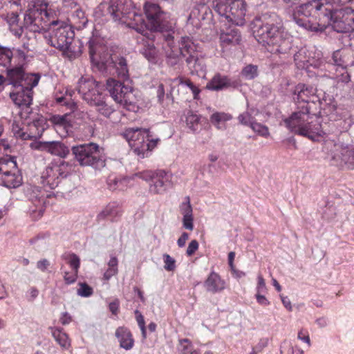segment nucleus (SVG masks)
Here are the masks:
<instances>
[{
  "label": "nucleus",
  "instance_id": "f257e3e1",
  "mask_svg": "<svg viewBox=\"0 0 354 354\" xmlns=\"http://www.w3.org/2000/svg\"><path fill=\"white\" fill-rule=\"evenodd\" d=\"M291 17L298 26L310 31L322 32L328 26L337 32L354 31V10L351 8L332 11L330 5L321 0L301 4L292 10Z\"/></svg>",
  "mask_w": 354,
  "mask_h": 354
},
{
  "label": "nucleus",
  "instance_id": "f03ea898",
  "mask_svg": "<svg viewBox=\"0 0 354 354\" xmlns=\"http://www.w3.org/2000/svg\"><path fill=\"white\" fill-rule=\"evenodd\" d=\"M24 22L34 32L50 31L48 43L69 56L75 33L71 26L57 19L56 12L48 3L37 0L26 13Z\"/></svg>",
  "mask_w": 354,
  "mask_h": 354
},
{
  "label": "nucleus",
  "instance_id": "7ed1b4c3",
  "mask_svg": "<svg viewBox=\"0 0 354 354\" xmlns=\"http://www.w3.org/2000/svg\"><path fill=\"white\" fill-rule=\"evenodd\" d=\"M313 86L299 83L292 91L293 99L301 110L292 113L283 122L295 134L304 136L313 142L321 141L325 136L319 122L313 120L310 114L311 104L319 103V98Z\"/></svg>",
  "mask_w": 354,
  "mask_h": 354
},
{
  "label": "nucleus",
  "instance_id": "20e7f679",
  "mask_svg": "<svg viewBox=\"0 0 354 354\" xmlns=\"http://www.w3.org/2000/svg\"><path fill=\"white\" fill-rule=\"evenodd\" d=\"M252 30L257 41L271 53H286L291 48V36L285 30L277 14H266L256 18Z\"/></svg>",
  "mask_w": 354,
  "mask_h": 354
},
{
  "label": "nucleus",
  "instance_id": "39448f33",
  "mask_svg": "<svg viewBox=\"0 0 354 354\" xmlns=\"http://www.w3.org/2000/svg\"><path fill=\"white\" fill-rule=\"evenodd\" d=\"M89 55L93 66L102 72L116 73L118 77L124 80L129 77L126 59L122 57L111 56L106 51V47L97 39L88 42Z\"/></svg>",
  "mask_w": 354,
  "mask_h": 354
},
{
  "label": "nucleus",
  "instance_id": "423d86ee",
  "mask_svg": "<svg viewBox=\"0 0 354 354\" xmlns=\"http://www.w3.org/2000/svg\"><path fill=\"white\" fill-rule=\"evenodd\" d=\"M167 45L170 50L166 52L168 58H178L180 56L185 57L187 66L192 72H198L202 69L199 63L196 47L189 37H182L178 41V47L174 45V37L170 34L164 35Z\"/></svg>",
  "mask_w": 354,
  "mask_h": 354
},
{
  "label": "nucleus",
  "instance_id": "0eeeda50",
  "mask_svg": "<svg viewBox=\"0 0 354 354\" xmlns=\"http://www.w3.org/2000/svg\"><path fill=\"white\" fill-rule=\"evenodd\" d=\"M99 86L98 82L93 78L82 77L78 81L77 90L84 100L90 105L96 106V110L100 114L109 118L114 110L104 101Z\"/></svg>",
  "mask_w": 354,
  "mask_h": 354
},
{
  "label": "nucleus",
  "instance_id": "6e6552de",
  "mask_svg": "<svg viewBox=\"0 0 354 354\" xmlns=\"http://www.w3.org/2000/svg\"><path fill=\"white\" fill-rule=\"evenodd\" d=\"M124 137L134 153L140 158L149 157L160 141L159 138H151L148 129L140 128L127 129L124 132Z\"/></svg>",
  "mask_w": 354,
  "mask_h": 354
},
{
  "label": "nucleus",
  "instance_id": "1a4fd4ad",
  "mask_svg": "<svg viewBox=\"0 0 354 354\" xmlns=\"http://www.w3.org/2000/svg\"><path fill=\"white\" fill-rule=\"evenodd\" d=\"M216 12L236 26L245 25L247 4L244 0H211Z\"/></svg>",
  "mask_w": 354,
  "mask_h": 354
},
{
  "label": "nucleus",
  "instance_id": "9d476101",
  "mask_svg": "<svg viewBox=\"0 0 354 354\" xmlns=\"http://www.w3.org/2000/svg\"><path fill=\"white\" fill-rule=\"evenodd\" d=\"M75 159L81 166H92L95 168L104 167L103 149L94 142L73 146L71 149Z\"/></svg>",
  "mask_w": 354,
  "mask_h": 354
},
{
  "label": "nucleus",
  "instance_id": "9b49d317",
  "mask_svg": "<svg viewBox=\"0 0 354 354\" xmlns=\"http://www.w3.org/2000/svg\"><path fill=\"white\" fill-rule=\"evenodd\" d=\"M70 167V165L62 159L53 160L42 172L43 186L51 189H55L59 183L60 179L67 176Z\"/></svg>",
  "mask_w": 354,
  "mask_h": 354
},
{
  "label": "nucleus",
  "instance_id": "f8f14e48",
  "mask_svg": "<svg viewBox=\"0 0 354 354\" xmlns=\"http://www.w3.org/2000/svg\"><path fill=\"white\" fill-rule=\"evenodd\" d=\"M106 89L115 102L129 111L135 109L134 95L130 86L114 78H109L106 81Z\"/></svg>",
  "mask_w": 354,
  "mask_h": 354
},
{
  "label": "nucleus",
  "instance_id": "ddd939ff",
  "mask_svg": "<svg viewBox=\"0 0 354 354\" xmlns=\"http://www.w3.org/2000/svg\"><path fill=\"white\" fill-rule=\"evenodd\" d=\"M133 8L131 0H110L109 3H103L99 6V9L106 10L113 20L122 23L127 22V17H130Z\"/></svg>",
  "mask_w": 354,
  "mask_h": 354
},
{
  "label": "nucleus",
  "instance_id": "4468645a",
  "mask_svg": "<svg viewBox=\"0 0 354 354\" xmlns=\"http://www.w3.org/2000/svg\"><path fill=\"white\" fill-rule=\"evenodd\" d=\"M139 176L146 181H151L149 192L153 194L164 193L171 181V175L164 170L145 171Z\"/></svg>",
  "mask_w": 354,
  "mask_h": 354
},
{
  "label": "nucleus",
  "instance_id": "2eb2a0df",
  "mask_svg": "<svg viewBox=\"0 0 354 354\" xmlns=\"http://www.w3.org/2000/svg\"><path fill=\"white\" fill-rule=\"evenodd\" d=\"M39 77L32 74L26 73L23 66H16L7 69L6 80L9 84L15 88L30 86L35 87L39 82Z\"/></svg>",
  "mask_w": 354,
  "mask_h": 354
},
{
  "label": "nucleus",
  "instance_id": "dca6fc26",
  "mask_svg": "<svg viewBox=\"0 0 354 354\" xmlns=\"http://www.w3.org/2000/svg\"><path fill=\"white\" fill-rule=\"evenodd\" d=\"M50 196L44 190L38 187H33L28 194L29 201L32 204L29 209L32 218L36 220L42 216L46 205V199Z\"/></svg>",
  "mask_w": 354,
  "mask_h": 354
},
{
  "label": "nucleus",
  "instance_id": "f3484780",
  "mask_svg": "<svg viewBox=\"0 0 354 354\" xmlns=\"http://www.w3.org/2000/svg\"><path fill=\"white\" fill-rule=\"evenodd\" d=\"M145 12L150 30L158 32L165 30L164 13L158 4L147 2L145 5Z\"/></svg>",
  "mask_w": 354,
  "mask_h": 354
},
{
  "label": "nucleus",
  "instance_id": "a211bd4d",
  "mask_svg": "<svg viewBox=\"0 0 354 354\" xmlns=\"http://www.w3.org/2000/svg\"><path fill=\"white\" fill-rule=\"evenodd\" d=\"M156 37L153 32H147V35L138 39L142 44L141 53L151 62H156L158 56V50L154 46Z\"/></svg>",
  "mask_w": 354,
  "mask_h": 354
},
{
  "label": "nucleus",
  "instance_id": "6ab92c4d",
  "mask_svg": "<svg viewBox=\"0 0 354 354\" xmlns=\"http://www.w3.org/2000/svg\"><path fill=\"white\" fill-rule=\"evenodd\" d=\"M122 205L115 201L110 202L106 205L96 216V221L100 223L104 220H109L111 222H118L123 214Z\"/></svg>",
  "mask_w": 354,
  "mask_h": 354
},
{
  "label": "nucleus",
  "instance_id": "aec40b11",
  "mask_svg": "<svg viewBox=\"0 0 354 354\" xmlns=\"http://www.w3.org/2000/svg\"><path fill=\"white\" fill-rule=\"evenodd\" d=\"M332 164L342 169L354 170V147L342 148L332 158Z\"/></svg>",
  "mask_w": 354,
  "mask_h": 354
},
{
  "label": "nucleus",
  "instance_id": "412c9836",
  "mask_svg": "<svg viewBox=\"0 0 354 354\" xmlns=\"http://www.w3.org/2000/svg\"><path fill=\"white\" fill-rule=\"evenodd\" d=\"M50 122L53 124L56 131L63 137L68 135L73 126V115L72 113L54 115L50 117Z\"/></svg>",
  "mask_w": 354,
  "mask_h": 354
},
{
  "label": "nucleus",
  "instance_id": "4be33fe9",
  "mask_svg": "<svg viewBox=\"0 0 354 354\" xmlns=\"http://www.w3.org/2000/svg\"><path fill=\"white\" fill-rule=\"evenodd\" d=\"M219 39L220 46L224 51L239 44L241 41V35L237 29L229 28L225 30H221Z\"/></svg>",
  "mask_w": 354,
  "mask_h": 354
},
{
  "label": "nucleus",
  "instance_id": "5701e85b",
  "mask_svg": "<svg viewBox=\"0 0 354 354\" xmlns=\"http://www.w3.org/2000/svg\"><path fill=\"white\" fill-rule=\"evenodd\" d=\"M207 292L215 294L221 292L226 288V281L217 272L212 271L204 281Z\"/></svg>",
  "mask_w": 354,
  "mask_h": 354
},
{
  "label": "nucleus",
  "instance_id": "b1692460",
  "mask_svg": "<svg viewBox=\"0 0 354 354\" xmlns=\"http://www.w3.org/2000/svg\"><path fill=\"white\" fill-rule=\"evenodd\" d=\"M74 93L73 90L63 87L62 89L59 88V91H56L55 95V101L66 106L71 111L69 113H72V115L77 109V103L72 99Z\"/></svg>",
  "mask_w": 354,
  "mask_h": 354
},
{
  "label": "nucleus",
  "instance_id": "393cba45",
  "mask_svg": "<svg viewBox=\"0 0 354 354\" xmlns=\"http://www.w3.org/2000/svg\"><path fill=\"white\" fill-rule=\"evenodd\" d=\"M21 90L17 92H12L10 97L13 102L18 106H29L32 101V88L30 86L20 87Z\"/></svg>",
  "mask_w": 354,
  "mask_h": 354
},
{
  "label": "nucleus",
  "instance_id": "a878e982",
  "mask_svg": "<svg viewBox=\"0 0 354 354\" xmlns=\"http://www.w3.org/2000/svg\"><path fill=\"white\" fill-rule=\"evenodd\" d=\"M126 23L128 24L130 28L140 33L141 36H143L145 34L147 35V32H153V30L149 28L148 24H146L141 14H137L131 11L130 17H127Z\"/></svg>",
  "mask_w": 354,
  "mask_h": 354
},
{
  "label": "nucleus",
  "instance_id": "bb28decb",
  "mask_svg": "<svg viewBox=\"0 0 354 354\" xmlns=\"http://www.w3.org/2000/svg\"><path fill=\"white\" fill-rule=\"evenodd\" d=\"M41 146L43 150L61 158H66L70 153L69 149L61 142H45Z\"/></svg>",
  "mask_w": 354,
  "mask_h": 354
},
{
  "label": "nucleus",
  "instance_id": "cd10ccee",
  "mask_svg": "<svg viewBox=\"0 0 354 354\" xmlns=\"http://www.w3.org/2000/svg\"><path fill=\"white\" fill-rule=\"evenodd\" d=\"M0 180L3 186L9 188H15L21 185L22 176L18 167H16V171L12 170L9 173L0 176Z\"/></svg>",
  "mask_w": 354,
  "mask_h": 354
},
{
  "label": "nucleus",
  "instance_id": "c85d7f7f",
  "mask_svg": "<svg viewBox=\"0 0 354 354\" xmlns=\"http://www.w3.org/2000/svg\"><path fill=\"white\" fill-rule=\"evenodd\" d=\"M115 336L120 342V345L125 350H130L134 345L131 333L124 327H119L115 331Z\"/></svg>",
  "mask_w": 354,
  "mask_h": 354
},
{
  "label": "nucleus",
  "instance_id": "c756f323",
  "mask_svg": "<svg viewBox=\"0 0 354 354\" xmlns=\"http://www.w3.org/2000/svg\"><path fill=\"white\" fill-rule=\"evenodd\" d=\"M230 80L225 75L216 74L206 85V88L211 91H220L230 86Z\"/></svg>",
  "mask_w": 354,
  "mask_h": 354
},
{
  "label": "nucleus",
  "instance_id": "7c9ffc66",
  "mask_svg": "<svg viewBox=\"0 0 354 354\" xmlns=\"http://www.w3.org/2000/svg\"><path fill=\"white\" fill-rule=\"evenodd\" d=\"M28 127H29L30 131L26 132L24 131V127H21L18 123L14 122L12 124V131L16 137L20 138L22 140H25L32 139V138H35V137H37V136L39 135V133H37L36 134L35 133H34L32 131V129L33 128L37 127L36 122H34L32 124H30L28 125Z\"/></svg>",
  "mask_w": 354,
  "mask_h": 354
},
{
  "label": "nucleus",
  "instance_id": "2f4dec72",
  "mask_svg": "<svg viewBox=\"0 0 354 354\" xmlns=\"http://www.w3.org/2000/svg\"><path fill=\"white\" fill-rule=\"evenodd\" d=\"M71 25L77 29L85 27L88 22L85 12L80 8H77L68 19Z\"/></svg>",
  "mask_w": 354,
  "mask_h": 354
},
{
  "label": "nucleus",
  "instance_id": "473e14b6",
  "mask_svg": "<svg viewBox=\"0 0 354 354\" xmlns=\"http://www.w3.org/2000/svg\"><path fill=\"white\" fill-rule=\"evenodd\" d=\"M17 167L15 157L6 156L0 158V176L9 173L10 171H16Z\"/></svg>",
  "mask_w": 354,
  "mask_h": 354
},
{
  "label": "nucleus",
  "instance_id": "72a5a7b5",
  "mask_svg": "<svg viewBox=\"0 0 354 354\" xmlns=\"http://www.w3.org/2000/svg\"><path fill=\"white\" fill-rule=\"evenodd\" d=\"M52 335L55 341L64 349H68L71 346V342L68 335L62 329L59 328H52Z\"/></svg>",
  "mask_w": 354,
  "mask_h": 354
},
{
  "label": "nucleus",
  "instance_id": "f704fd0d",
  "mask_svg": "<svg viewBox=\"0 0 354 354\" xmlns=\"http://www.w3.org/2000/svg\"><path fill=\"white\" fill-rule=\"evenodd\" d=\"M185 116L187 126L193 131H196L200 122L201 116L190 109L185 111Z\"/></svg>",
  "mask_w": 354,
  "mask_h": 354
},
{
  "label": "nucleus",
  "instance_id": "c9c22d12",
  "mask_svg": "<svg viewBox=\"0 0 354 354\" xmlns=\"http://www.w3.org/2000/svg\"><path fill=\"white\" fill-rule=\"evenodd\" d=\"M232 118V116L229 113L224 112H216L210 116V122L217 129H221L222 127L221 124L230 120Z\"/></svg>",
  "mask_w": 354,
  "mask_h": 354
},
{
  "label": "nucleus",
  "instance_id": "e433bc0d",
  "mask_svg": "<svg viewBox=\"0 0 354 354\" xmlns=\"http://www.w3.org/2000/svg\"><path fill=\"white\" fill-rule=\"evenodd\" d=\"M118 259L115 257H112L108 263V268L104 273V279L109 280L113 276L118 274Z\"/></svg>",
  "mask_w": 354,
  "mask_h": 354
},
{
  "label": "nucleus",
  "instance_id": "4c0bfd02",
  "mask_svg": "<svg viewBox=\"0 0 354 354\" xmlns=\"http://www.w3.org/2000/svg\"><path fill=\"white\" fill-rule=\"evenodd\" d=\"M333 78L337 84L348 83L351 80V76L345 67L336 68Z\"/></svg>",
  "mask_w": 354,
  "mask_h": 354
},
{
  "label": "nucleus",
  "instance_id": "58836bf2",
  "mask_svg": "<svg viewBox=\"0 0 354 354\" xmlns=\"http://www.w3.org/2000/svg\"><path fill=\"white\" fill-rule=\"evenodd\" d=\"M19 16L16 14H12V17L10 18V30L14 35L17 37H20L23 33V28L18 25Z\"/></svg>",
  "mask_w": 354,
  "mask_h": 354
},
{
  "label": "nucleus",
  "instance_id": "ea45409f",
  "mask_svg": "<svg viewBox=\"0 0 354 354\" xmlns=\"http://www.w3.org/2000/svg\"><path fill=\"white\" fill-rule=\"evenodd\" d=\"M346 58V55L343 52L339 50L334 52L333 55V59L334 61L335 68L340 67H345L346 68L348 64Z\"/></svg>",
  "mask_w": 354,
  "mask_h": 354
},
{
  "label": "nucleus",
  "instance_id": "a19ab883",
  "mask_svg": "<svg viewBox=\"0 0 354 354\" xmlns=\"http://www.w3.org/2000/svg\"><path fill=\"white\" fill-rule=\"evenodd\" d=\"M251 129L257 135L266 138H268L270 135L268 127L264 124L257 122V121L252 124Z\"/></svg>",
  "mask_w": 354,
  "mask_h": 354
},
{
  "label": "nucleus",
  "instance_id": "79ce46f5",
  "mask_svg": "<svg viewBox=\"0 0 354 354\" xmlns=\"http://www.w3.org/2000/svg\"><path fill=\"white\" fill-rule=\"evenodd\" d=\"M12 53L10 50L0 47V66H6L11 62Z\"/></svg>",
  "mask_w": 354,
  "mask_h": 354
},
{
  "label": "nucleus",
  "instance_id": "37998d69",
  "mask_svg": "<svg viewBox=\"0 0 354 354\" xmlns=\"http://www.w3.org/2000/svg\"><path fill=\"white\" fill-rule=\"evenodd\" d=\"M238 120L240 124L250 127H252V124L256 122L255 118L248 111L243 112L240 114L238 117Z\"/></svg>",
  "mask_w": 354,
  "mask_h": 354
},
{
  "label": "nucleus",
  "instance_id": "c03bdc74",
  "mask_svg": "<svg viewBox=\"0 0 354 354\" xmlns=\"http://www.w3.org/2000/svg\"><path fill=\"white\" fill-rule=\"evenodd\" d=\"M157 97L158 102L163 106H168V103L165 102V99L170 100V96L169 94H167L165 96V91L164 85L162 84H160L157 88Z\"/></svg>",
  "mask_w": 354,
  "mask_h": 354
},
{
  "label": "nucleus",
  "instance_id": "a18cd8bd",
  "mask_svg": "<svg viewBox=\"0 0 354 354\" xmlns=\"http://www.w3.org/2000/svg\"><path fill=\"white\" fill-rule=\"evenodd\" d=\"M66 259L67 260V263L71 268L72 271H77V272H78L80 266V258L75 254L72 253L68 254Z\"/></svg>",
  "mask_w": 354,
  "mask_h": 354
},
{
  "label": "nucleus",
  "instance_id": "49530a36",
  "mask_svg": "<svg viewBox=\"0 0 354 354\" xmlns=\"http://www.w3.org/2000/svg\"><path fill=\"white\" fill-rule=\"evenodd\" d=\"M180 211L183 216L193 215V209L190 203L189 196L185 198V202L180 205Z\"/></svg>",
  "mask_w": 354,
  "mask_h": 354
},
{
  "label": "nucleus",
  "instance_id": "de8ad7c7",
  "mask_svg": "<svg viewBox=\"0 0 354 354\" xmlns=\"http://www.w3.org/2000/svg\"><path fill=\"white\" fill-rule=\"evenodd\" d=\"M79 286L80 288L77 289L78 295L84 297H88L93 295V288L86 283H79Z\"/></svg>",
  "mask_w": 354,
  "mask_h": 354
},
{
  "label": "nucleus",
  "instance_id": "09e8293b",
  "mask_svg": "<svg viewBox=\"0 0 354 354\" xmlns=\"http://www.w3.org/2000/svg\"><path fill=\"white\" fill-rule=\"evenodd\" d=\"M180 84H185L187 87H189L193 93L194 98L198 99L201 91L194 84V83L189 79H185L180 77Z\"/></svg>",
  "mask_w": 354,
  "mask_h": 354
},
{
  "label": "nucleus",
  "instance_id": "8fccbe9b",
  "mask_svg": "<svg viewBox=\"0 0 354 354\" xmlns=\"http://www.w3.org/2000/svg\"><path fill=\"white\" fill-rule=\"evenodd\" d=\"M164 261V268L167 271H173L176 268V261L168 254H164L162 256Z\"/></svg>",
  "mask_w": 354,
  "mask_h": 354
},
{
  "label": "nucleus",
  "instance_id": "3c124183",
  "mask_svg": "<svg viewBox=\"0 0 354 354\" xmlns=\"http://www.w3.org/2000/svg\"><path fill=\"white\" fill-rule=\"evenodd\" d=\"M242 74L248 79H253L257 75V67L254 65H248L242 71Z\"/></svg>",
  "mask_w": 354,
  "mask_h": 354
},
{
  "label": "nucleus",
  "instance_id": "603ef678",
  "mask_svg": "<svg viewBox=\"0 0 354 354\" xmlns=\"http://www.w3.org/2000/svg\"><path fill=\"white\" fill-rule=\"evenodd\" d=\"M281 354H294V346L288 340H284L280 346Z\"/></svg>",
  "mask_w": 354,
  "mask_h": 354
},
{
  "label": "nucleus",
  "instance_id": "864d4df0",
  "mask_svg": "<svg viewBox=\"0 0 354 354\" xmlns=\"http://www.w3.org/2000/svg\"><path fill=\"white\" fill-rule=\"evenodd\" d=\"M180 344L181 346L180 351L182 354H189L191 353L192 350V342L189 339H183L180 341Z\"/></svg>",
  "mask_w": 354,
  "mask_h": 354
},
{
  "label": "nucleus",
  "instance_id": "5fc2aeb1",
  "mask_svg": "<svg viewBox=\"0 0 354 354\" xmlns=\"http://www.w3.org/2000/svg\"><path fill=\"white\" fill-rule=\"evenodd\" d=\"M297 339L307 344L309 347L311 346L310 335L307 329L301 328L297 333Z\"/></svg>",
  "mask_w": 354,
  "mask_h": 354
},
{
  "label": "nucleus",
  "instance_id": "6e6d98bb",
  "mask_svg": "<svg viewBox=\"0 0 354 354\" xmlns=\"http://www.w3.org/2000/svg\"><path fill=\"white\" fill-rule=\"evenodd\" d=\"M77 271L64 272V279L66 284L70 285L75 283L77 278Z\"/></svg>",
  "mask_w": 354,
  "mask_h": 354
},
{
  "label": "nucleus",
  "instance_id": "4d7b16f0",
  "mask_svg": "<svg viewBox=\"0 0 354 354\" xmlns=\"http://www.w3.org/2000/svg\"><path fill=\"white\" fill-rule=\"evenodd\" d=\"M183 226L186 230L192 231L194 230V217L193 215L183 216Z\"/></svg>",
  "mask_w": 354,
  "mask_h": 354
},
{
  "label": "nucleus",
  "instance_id": "13d9d810",
  "mask_svg": "<svg viewBox=\"0 0 354 354\" xmlns=\"http://www.w3.org/2000/svg\"><path fill=\"white\" fill-rule=\"evenodd\" d=\"M199 244L196 240H192L187 247L186 254L188 257L192 256L198 249Z\"/></svg>",
  "mask_w": 354,
  "mask_h": 354
},
{
  "label": "nucleus",
  "instance_id": "bf43d9fd",
  "mask_svg": "<svg viewBox=\"0 0 354 354\" xmlns=\"http://www.w3.org/2000/svg\"><path fill=\"white\" fill-rule=\"evenodd\" d=\"M267 291L265 279L261 274L257 277V292H265Z\"/></svg>",
  "mask_w": 354,
  "mask_h": 354
},
{
  "label": "nucleus",
  "instance_id": "052dcab7",
  "mask_svg": "<svg viewBox=\"0 0 354 354\" xmlns=\"http://www.w3.org/2000/svg\"><path fill=\"white\" fill-rule=\"evenodd\" d=\"M262 292H257L256 293V299L259 304L264 306H267L270 305V301L268 300V299L261 295Z\"/></svg>",
  "mask_w": 354,
  "mask_h": 354
},
{
  "label": "nucleus",
  "instance_id": "680f3d73",
  "mask_svg": "<svg viewBox=\"0 0 354 354\" xmlns=\"http://www.w3.org/2000/svg\"><path fill=\"white\" fill-rule=\"evenodd\" d=\"M268 344V339L263 338L261 339L257 345L252 348V349L257 350L259 353L261 352L264 348H266Z\"/></svg>",
  "mask_w": 354,
  "mask_h": 354
},
{
  "label": "nucleus",
  "instance_id": "e2e57ef3",
  "mask_svg": "<svg viewBox=\"0 0 354 354\" xmlns=\"http://www.w3.org/2000/svg\"><path fill=\"white\" fill-rule=\"evenodd\" d=\"M50 266L49 261L46 259H41L37 263V268L42 272H45Z\"/></svg>",
  "mask_w": 354,
  "mask_h": 354
},
{
  "label": "nucleus",
  "instance_id": "0e129e2a",
  "mask_svg": "<svg viewBox=\"0 0 354 354\" xmlns=\"http://www.w3.org/2000/svg\"><path fill=\"white\" fill-rule=\"evenodd\" d=\"M189 239V234L187 232H183L181 236L177 241V244L179 248H183L185 245L186 241Z\"/></svg>",
  "mask_w": 354,
  "mask_h": 354
},
{
  "label": "nucleus",
  "instance_id": "69168bd1",
  "mask_svg": "<svg viewBox=\"0 0 354 354\" xmlns=\"http://www.w3.org/2000/svg\"><path fill=\"white\" fill-rule=\"evenodd\" d=\"M109 308L112 314L116 315L118 313L119 310V301L115 300L109 304Z\"/></svg>",
  "mask_w": 354,
  "mask_h": 354
},
{
  "label": "nucleus",
  "instance_id": "338daca9",
  "mask_svg": "<svg viewBox=\"0 0 354 354\" xmlns=\"http://www.w3.org/2000/svg\"><path fill=\"white\" fill-rule=\"evenodd\" d=\"M59 322L62 324L66 325L72 322V317L68 313H64L59 319Z\"/></svg>",
  "mask_w": 354,
  "mask_h": 354
},
{
  "label": "nucleus",
  "instance_id": "774afa93",
  "mask_svg": "<svg viewBox=\"0 0 354 354\" xmlns=\"http://www.w3.org/2000/svg\"><path fill=\"white\" fill-rule=\"evenodd\" d=\"M135 315L139 327L145 326V319L141 313L138 310H136Z\"/></svg>",
  "mask_w": 354,
  "mask_h": 354
}]
</instances>
